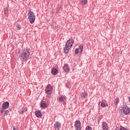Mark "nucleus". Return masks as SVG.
<instances>
[{
    "mask_svg": "<svg viewBox=\"0 0 130 130\" xmlns=\"http://www.w3.org/2000/svg\"><path fill=\"white\" fill-rule=\"evenodd\" d=\"M74 41L73 39H69L67 41L63 49L64 53H68L69 52V50L71 49L72 46L74 45Z\"/></svg>",
    "mask_w": 130,
    "mask_h": 130,
    "instance_id": "obj_1",
    "label": "nucleus"
},
{
    "mask_svg": "<svg viewBox=\"0 0 130 130\" xmlns=\"http://www.w3.org/2000/svg\"><path fill=\"white\" fill-rule=\"evenodd\" d=\"M30 50L28 49L24 50L21 54V57L22 59L24 60H28L29 58V55H30Z\"/></svg>",
    "mask_w": 130,
    "mask_h": 130,
    "instance_id": "obj_2",
    "label": "nucleus"
},
{
    "mask_svg": "<svg viewBox=\"0 0 130 130\" xmlns=\"http://www.w3.org/2000/svg\"><path fill=\"white\" fill-rule=\"evenodd\" d=\"M28 20L30 23V24H33L34 22H35V18H36V16L34 14L33 12L30 10L28 13Z\"/></svg>",
    "mask_w": 130,
    "mask_h": 130,
    "instance_id": "obj_3",
    "label": "nucleus"
},
{
    "mask_svg": "<svg viewBox=\"0 0 130 130\" xmlns=\"http://www.w3.org/2000/svg\"><path fill=\"white\" fill-rule=\"evenodd\" d=\"M53 87L50 84L48 85L46 87V93L48 95H51L52 94Z\"/></svg>",
    "mask_w": 130,
    "mask_h": 130,
    "instance_id": "obj_4",
    "label": "nucleus"
},
{
    "mask_svg": "<svg viewBox=\"0 0 130 130\" xmlns=\"http://www.w3.org/2000/svg\"><path fill=\"white\" fill-rule=\"evenodd\" d=\"M74 126L76 128V130L82 129V124L80 121L76 120L75 122Z\"/></svg>",
    "mask_w": 130,
    "mask_h": 130,
    "instance_id": "obj_5",
    "label": "nucleus"
},
{
    "mask_svg": "<svg viewBox=\"0 0 130 130\" xmlns=\"http://www.w3.org/2000/svg\"><path fill=\"white\" fill-rule=\"evenodd\" d=\"M122 110L124 114H125V115H127V114H129L130 110L128 107L126 106H123L122 107Z\"/></svg>",
    "mask_w": 130,
    "mask_h": 130,
    "instance_id": "obj_6",
    "label": "nucleus"
},
{
    "mask_svg": "<svg viewBox=\"0 0 130 130\" xmlns=\"http://www.w3.org/2000/svg\"><path fill=\"white\" fill-rule=\"evenodd\" d=\"M83 48V46H79L78 48L75 49V54L78 55L79 53H82Z\"/></svg>",
    "mask_w": 130,
    "mask_h": 130,
    "instance_id": "obj_7",
    "label": "nucleus"
},
{
    "mask_svg": "<svg viewBox=\"0 0 130 130\" xmlns=\"http://www.w3.org/2000/svg\"><path fill=\"white\" fill-rule=\"evenodd\" d=\"M9 106H10V103L8 102H6L2 105V109H4V110H6V109H7V108H8Z\"/></svg>",
    "mask_w": 130,
    "mask_h": 130,
    "instance_id": "obj_8",
    "label": "nucleus"
},
{
    "mask_svg": "<svg viewBox=\"0 0 130 130\" xmlns=\"http://www.w3.org/2000/svg\"><path fill=\"white\" fill-rule=\"evenodd\" d=\"M62 69H63L64 72H65L67 73H69V72L70 71L69 66V64H64Z\"/></svg>",
    "mask_w": 130,
    "mask_h": 130,
    "instance_id": "obj_9",
    "label": "nucleus"
},
{
    "mask_svg": "<svg viewBox=\"0 0 130 130\" xmlns=\"http://www.w3.org/2000/svg\"><path fill=\"white\" fill-rule=\"evenodd\" d=\"M35 114L37 117L38 118H41L42 117V114L41 113V111L40 110L36 111L35 112Z\"/></svg>",
    "mask_w": 130,
    "mask_h": 130,
    "instance_id": "obj_10",
    "label": "nucleus"
},
{
    "mask_svg": "<svg viewBox=\"0 0 130 130\" xmlns=\"http://www.w3.org/2000/svg\"><path fill=\"white\" fill-rule=\"evenodd\" d=\"M102 128L103 130H108V125L105 122H102Z\"/></svg>",
    "mask_w": 130,
    "mask_h": 130,
    "instance_id": "obj_11",
    "label": "nucleus"
},
{
    "mask_svg": "<svg viewBox=\"0 0 130 130\" xmlns=\"http://www.w3.org/2000/svg\"><path fill=\"white\" fill-rule=\"evenodd\" d=\"M60 126H61L60 123H58L57 122L54 124V127L55 129L59 130V128H60Z\"/></svg>",
    "mask_w": 130,
    "mask_h": 130,
    "instance_id": "obj_12",
    "label": "nucleus"
},
{
    "mask_svg": "<svg viewBox=\"0 0 130 130\" xmlns=\"http://www.w3.org/2000/svg\"><path fill=\"white\" fill-rule=\"evenodd\" d=\"M59 101L60 102H63L64 101H66V96L62 95L60 96L59 99Z\"/></svg>",
    "mask_w": 130,
    "mask_h": 130,
    "instance_id": "obj_13",
    "label": "nucleus"
},
{
    "mask_svg": "<svg viewBox=\"0 0 130 130\" xmlns=\"http://www.w3.org/2000/svg\"><path fill=\"white\" fill-rule=\"evenodd\" d=\"M80 95L81 98H86V97H87V93H86L85 92H81L80 93Z\"/></svg>",
    "mask_w": 130,
    "mask_h": 130,
    "instance_id": "obj_14",
    "label": "nucleus"
},
{
    "mask_svg": "<svg viewBox=\"0 0 130 130\" xmlns=\"http://www.w3.org/2000/svg\"><path fill=\"white\" fill-rule=\"evenodd\" d=\"M40 106L42 108H45L47 106V104H46L45 103H44V102H42Z\"/></svg>",
    "mask_w": 130,
    "mask_h": 130,
    "instance_id": "obj_15",
    "label": "nucleus"
},
{
    "mask_svg": "<svg viewBox=\"0 0 130 130\" xmlns=\"http://www.w3.org/2000/svg\"><path fill=\"white\" fill-rule=\"evenodd\" d=\"M51 73L52 75H56V74H57V69L56 68L52 69Z\"/></svg>",
    "mask_w": 130,
    "mask_h": 130,
    "instance_id": "obj_16",
    "label": "nucleus"
},
{
    "mask_svg": "<svg viewBox=\"0 0 130 130\" xmlns=\"http://www.w3.org/2000/svg\"><path fill=\"white\" fill-rule=\"evenodd\" d=\"M118 102H119V99L118 98H116L114 101V104L115 105H117V104H118Z\"/></svg>",
    "mask_w": 130,
    "mask_h": 130,
    "instance_id": "obj_17",
    "label": "nucleus"
},
{
    "mask_svg": "<svg viewBox=\"0 0 130 130\" xmlns=\"http://www.w3.org/2000/svg\"><path fill=\"white\" fill-rule=\"evenodd\" d=\"M101 106L102 107L105 108V107H106V104H105V103H104V102H102Z\"/></svg>",
    "mask_w": 130,
    "mask_h": 130,
    "instance_id": "obj_18",
    "label": "nucleus"
},
{
    "mask_svg": "<svg viewBox=\"0 0 130 130\" xmlns=\"http://www.w3.org/2000/svg\"><path fill=\"white\" fill-rule=\"evenodd\" d=\"M16 27H17L19 30H21V29H22V26L19 24H17Z\"/></svg>",
    "mask_w": 130,
    "mask_h": 130,
    "instance_id": "obj_19",
    "label": "nucleus"
},
{
    "mask_svg": "<svg viewBox=\"0 0 130 130\" xmlns=\"http://www.w3.org/2000/svg\"><path fill=\"white\" fill-rule=\"evenodd\" d=\"M18 112L20 114H21V115H23V114H24V111L23 110V109H21L19 111H18Z\"/></svg>",
    "mask_w": 130,
    "mask_h": 130,
    "instance_id": "obj_20",
    "label": "nucleus"
},
{
    "mask_svg": "<svg viewBox=\"0 0 130 130\" xmlns=\"http://www.w3.org/2000/svg\"><path fill=\"white\" fill-rule=\"evenodd\" d=\"M119 130H128V129L126 128L125 127L121 126L119 128Z\"/></svg>",
    "mask_w": 130,
    "mask_h": 130,
    "instance_id": "obj_21",
    "label": "nucleus"
},
{
    "mask_svg": "<svg viewBox=\"0 0 130 130\" xmlns=\"http://www.w3.org/2000/svg\"><path fill=\"white\" fill-rule=\"evenodd\" d=\"M87 3V0H82L81 2V3L82 5H86V3Z\"/></svg>",
    "mask_w": 130,
    "mask_h": 130,
    "instance_id": "obj_22",
    "label": "nucleus"
},
{
    "mask_svg": "<svg viewBox=\"0 0 130 130\" xmlns=\"http://www.w3.org/2000/svg\"><path fill=\"white\" fill-rule=\"evenodd\" d=\"M85 130H92V128L90 126H86Z\"/></svg>",
    "mask_w": 130,
    "mask_h": 130,
    "instance_id": "obj_23",
    "label": "nucleus"
},
{
    "mask_svg": "<svg viewBox=\"0 0 130 130\" xmlns=\"http://www.w3.org/2000/svg\"><path fill=\"white\" fill-rule=\"evenodd\" d=\"M8 12H9L8 8H5L4 14H8Z\"/></svg>",
    "mask_w": 130,
    "mask_h": 130,
    "instance_id": "obj_24",
    "label": "nucleus"
},
{
    "mask_svg": "<svg viewBox=\"0 0 130 130\" xmlns=\"http://www.w3.org/2000/svg\"><path fill=\"white\" fill-rule=\"evenodd\" d=\"M9 111H6L4 114V116L8 115L9 114Z\"/></svg>",
    "mask_w": 130,
    "mask_h": 130,
    "instance_id": "obj_25",
    "label": "nucleus"
},
{
    "mask_svg": "<svg viewBox=\"0 0 130 130\" xmlns=\"http://www.w3.org/2000/svg\"><path fill=\"white\" fill-rule=\"evenodd\" d=\"M27 108H24V112H26V111H27Z\"/></svg>",
    "mask_w": 130,
    "mask_h": 130,
    "instance_id": "obj_26",
    "label": "nucleus"
},
{
    "mask_svg": "<svg viewBox=\"0 0 130 130\" xmlns=\"http://www.w3.org/2000/svg\"><path fill=\"white\" fill-rule=\"evenodd\" d=\"M51 29H53L54 28V26L53 25V24H51Z\"/></svg>",
    "mask_w": 130,
    "mask_h": 130,
    "instance_id": "obj_27",
    "label": "nucleus"
},
{
    "mask_svg": "<svg viewBox=\"0 0 130 130\" xmlns=\"http://www.w3.org/2000/svg\"><path fill=\"white\" fill-rule=\"evenodd\" d=\"M5 112V110L3 109L1 111V113H4Z\"/></svg>",
    "mask_w": 130,
    "mask_h": 130,
    "instance_id": "obj_28",
    "label": "nucleus"
},
{
    "mask_svg": "<svg viewBox=\"0 0 130 130\" xmlns=\"http://www.w3.org/2000/svg\"><path fill=\"white\" fill-rule=\"evenodd\" d=\"M13 130H18V128L15 127H13Z\"/></svg>",
    "mask_w": 130,
    "mask_h": 130,
    "instance_id": "obj_29",
    "label": "nucleus"
},
{
    "mask_svg": "<svg viewBox=\"0 0 130 130\" xmlns=\"http://www.w3.org/2000/svg\"><path fill=\"white\" fill-rule=\"evenodd\" d=\"M114 130H119V129H118V128H116L114 129Z\"/></svg>",
    "mask_w": 130,
    "mask_h": 130,
    "instance_id": "obj_30",
    "label": "nucleus"
}]
</instances>
